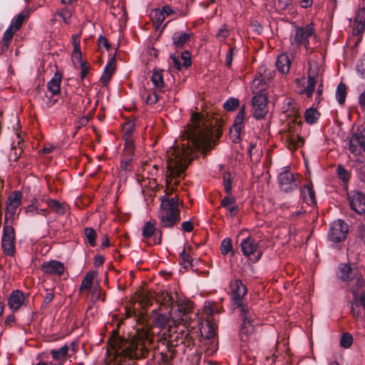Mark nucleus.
<instances>
[{
	"label": "nucleus",
	"mask_w": 365,
	"mask_h": 365,
	"mask_svg": "<svg viewBox=\"0 0 365 365\" xmlns=\"http://www.w3.org/2000/svg\"><path fill=\"white\" fill-rule=\"evenodd\" d=\"M84 236L86 241L91 247L96 246V232L91 227H86L84 230Z\"/></svg>",
	"instance_id": "40"
},
{
	"label": "nucleus",
	"mask_w": 365,
	"mask_h": 365,
	"mask_svg": "<svg viewBox=\"0 0 365 365\" xmlns=\"http://www.w3.org/2000/svg\"><path fill=\"white\" fill-rule=\"evenodd\" d=\"M340 279L347 284L352 294L354 289L357 294L361 289L365 287V280L362 275H341Z\"/></svg>",
	"instance_id": "15"
},
{
	"label": "nucleus",
	"mask_w": 365,
	"mask_h": 365,
	"mask_svg": "<svg viewBox=\"0 0 365 365\" xmlns=\"http://www.w3.org/2000/svg\"><path fill=\"white\" fill-rule=\"evenodd\" d=\"M239 106V100L235 98H230L227 99L223 105L224 108L228 111H232L235 110Z\"/></svg>",
	"instance_id": "44"
},
{
	"label": "nucleus",
	"mask_w": 365,
	"mask_h": 365,
	"mask_svg": "<svg viewBox=\"0 0 365 365\" xmlns=\"http://www.w3.org/2000/svg\"><path fill=\"white\" fill-rule=\"evenodd\" d=\"M229 36V30L227 27L224 25L222 26L216 34V38L219 41H224Z\"/></svg>",
	"instance_id": "48"
},
{
	"label": "nucleus",
	"mask_w": 365,
	"mask_h": 365,
	"mask_svg": "<svg viewBox=\"0 0 365 365\" xmlns=\"http://www.w3.org/2000/svg\"><path fill=\"white\" fill-rule=\"evenodd\" d=\"M352 343V335L347 332L343 333L340 339V346L344 349H348L351 346Z\"/></svg>",
	"instance_id": "43"
},
{
	"label": "nucleus",
	"mask_w": 365,
	"mask_h": 365,
	"mask_svg": "<svg viewBox=\"0 0 365 365\" xmlns=\"http://www.w3.org/2000/svg\"><path fill=\"white\" fill-rule=\"evenodd\" d=\"M153 337L150 334L148 325L140 324L135 329V334L125 339L119 335L118 331L113 330L108 339V351L114 354L117 364L114 365H135L134 363H126L123 359L138 360L148 357L153 348Z\"/></svg>",
	"instance_id": "2"
},
{
	"label": "nucleus",
	"mask_w": 365,
	"mask_h": 365,
	"mask_svg": "<svg viewBox=\"0 0 365 365\" xmlns=\"http://www.w3.org/2000/svg\"><path fill=\"white\" fill-rule=\"evenodd\" d=\"M61 74L56 73L53 78L48 82L47 88L48 90L53 94H57L59 93L61 89Z\"/></svg>",
	"instance_id": "29"
},
{
	"label": "nucleus",
	"mask_w": 365,
	"mask_h": 365,
	"mask_svg": "<svg viewBox=\"0 0 365 365\" xmlns=\"http://www.w3.org/2000/svg\"><path fill=\"white\" fill-rule=\"evenodd\" d=\"M161 309H164L170 314L174 309L181 312V309L175 301L173 297L168 292H162L157 298Z\"/></svg>",
	"instance_id": "17"
},
{
	"label": "nucleus",
	"mask_w": 365,
	"mask_h": 365,
	"mask_svg": "<svg viewBox=\"0 0 365 365\" xmlns=\"http://www.w3.org/2000/svg\"><path fill=\"white\" fill-rule=\"evenodd\" d=\"M240 246L243 255L247 257L255 252L258 247L256 241L251 237L244 239L241 242Z\"/></svg>",
	"instance_id": "21"
},
{
	"label": "nucleus",
	"mask_w": 365,
	"mask_h": 365,
	"mask_svg": "<svg viewBox=\"0 0 365 365\" xmlns=\"http://www.w3.org/2000/svg\"><path fill=\"white\" fill-rule=\"evenodd\" d=\"M207 119L199 113H193L190 123L185 128L181 143L175 141L166 153L167 186L175 185L183 177L187 165L195 157V150H208L211 147L212 130Z\"/></svg>",
	"instance_id": "1"
},
{
	"label": "nucleus",
	"mask_w": 365,
	"mask_h": 365,
	"mask_svg": "<svg viewBox=\"0 0 365 365\" xmlns=\"http://www.w3.org/2000/svg\"><path fill=\"white\" fill-rule=\"evenodd\" d=\"M241 128L232 126L230 130V136L234 143L239 142L240 139Z\"/></svg>",
	"instance_id": "49"
},
{
	"label": "nucleus",
	"mask_w": 365,
	"mask_h": 365,
	"mask_svg": "<svg viewBox=\"0 0 365 365\" xmlns=\"http://www.w3.org/2000/svg\"><path fill=\"white\" fill-rule=\"evenodd\" d=\"M182 230L187 232H190L192 231L194 227L191 222L185 221L181 225Z\"/></svg>",
	"instance_id": "61"
},
{
	"label": "nucleus",
	"mask_w": 365,
	"mask_h": 365,
	"mask_svg": "<svg viewBox=\"0 0 365 365\" xmlns=\"http://www.w3.org/2000/svg\"><path fill=\"white\" fill-rule=\"evenodd\" d=\"M150 15L156 27L160 26L165 19L163 12L159 9L152 10Z\"/></svg>",
	"instance_id": "38"
},
{
	"label": "nucleus",
	"mask_w": 365,
	"mask_h": 365,
	"mask_svg": "<svg viewBox=\"0 0 365 365\" xmlns=\"http://www.w3.org/2000/svg\"><path fill=\"white\" fill-rule=\"evenodd\" d=\"M349 26L354 36H358L365 31V7L359 6L354 17L349 20Z\"/></svg>",
	"instance_id": "8"
},
{
	"label": "nucleus",
	"mask_w": 365,
	"mask_h": 365,
	"mask_svg": "<svg viewBox=\"0 0 365 365\" xmlns=\"http://www.w3.org/2000/svg\"><path fill=\"white\" fill-rule=\"evenodd\" d=\"M168 322V317L165 314H160L155 319V325L159 327H163L166 325Z\"/></svg>",
	"instance_id": "50"
},
{
	"label": "nucleus",
	"mask_w": 365,
	"mask_h": 365,
	"mask_svg": "<svg viewBox=\"0 0 365 365\" xmlns=\"http://www.w3.org/2000/svg\"><path fill=\"white\" fill-rule=\"evenodd\" d=\"M73 51L72 53V58L73 61H81L82 58V54L80 50L79 46V36L78 35L73 36Z\"/></svg>",
	"instance_id": "37"
},
{
	"label": "nucleus",
	"mask_w": 365,
	"mask_h": 365,
	"mask_svg": "<svg viewBox=\"0 0 365 365\" xmlns=\"http://www.w3.org/2000/svg\"><path fill=\"white\" fill-rule=\"evenodd\" d=\"M278 180L281 189L286 192H290L298 187V183L294 174L288 170L279 173Z\"/></svg>",
	"instance_id": "12"
},
{
	"label": "nucleus",
	"mask_w": 365,
	"mask_h": 365,
	"mask_svg": "<svg viewBox=\"0 0 365 365\" xmlns=\"http://www.w3.org/2000/svg\"><path fill=\"white\" fill-rule=\"evenodd\" d=\"M15 235L14 228L11 226H4L2 238L1 246L4 252L9 256L14 255L15 252Z\"/></svg>",
	"instance_id": "9"
},
{
	"label": "nucleus",
	"mask_w": 365,
	"mask_h": 365,
	"mask_svg": "<svg viewBox=\"0 0 365 365\" xmlns=\"http://www.w3.org/2000/svg\"><path fill=\"white\" fill-rule=\"evenodd\" d=\"M156 231L155 224L150 221L146 222L143 227L142 235L144 239L150 238Z\"/></svg>",
	"instance_id": "39"
},
{
	"label": "nucleus",
	"mask_w": 365,
	"mask_h": 365,
	"mask_svg": "<svg viewBox=\"0 0 365 365\" xmlns=\"http://www.w3.org/2000/svg\"><path fill=\"white\" fill-rule=\"evenodd\" d=\"M25 297L20 290L13 291L9 297L8 303L10 308L13 310H18L24 304Z\"/></svg>",
	"instance_id": "19"
},
{
	"label": "nucleus",
	"mask_w": 365,
	"mask_h": 365,
	"mask_svg": "<svg viewBox=\"0 0 365 365\" xmlns=\"http://www.w3.org/2000/svg\"><path fill=\"white\" fill-rule=\"evenodd\" d=\"M167 348L168 351L167 352L162 354V358L166 363H169L173 359L175 351L169 345Z\"/></svg>",
	"instance_id": "51"
},
{
	"label": "nucleus",
	"mask_w": 365,
	"mask_h": 365,
	"mask_svg": "<svg viewBox=\"0 0 365 365\" xmlns=\"http://www.w3.org/2000/svg\"><path fill=\"white\" fill-rule=\"evenodd\" d=\"M347 232V224L341 220H337L331 225L329 237L332 242H339L346 238Z\"/></svg>",
	"instance_id": "11"
},
{
	"label": "nucleus",
	"mask_w": 365,
	"mask_h": 365,
	"mask_svg": "<svg viewBox=\"0 0 365 365\" xmlns=\"http://www.w3.org/2000/svg\"><path fill=\"white\" fill-rule=\"evenodd\" d=\"M301 193L306 202L309 205H315L316 198L312 184L304 186L301 189Z\"/></svg>",
	"instance_id": "28"
},
{
	"label": "nucleus",
	"mask_w": 365,
	"mask_h": 365,
	"mask_svg": "<svg viewBox=\"0 0 365 365\" xmlns=\"http://www.w3.org/2000/svg\"><path fill=\"white\" fill-rule=\"evenodd\" d=\"M223 185L225 192L230 194L232 191V184L230 178V174H225L223 175Z\"/></svg>",
	"instance_id": "54"
},
{
	"label": "nucleus",
	"mask_w": 365,
	"mask_h": 365,
	"mask_svg": "<svg viewBox=\"0 0 365 365\" xmlns=\"http://www.w3.org/2000/svg\"><path fill=\"white\" fill-rule=\"evenodd\" d=\"M274 72L268 70L262 65L258 71V76L252 81L251 89L254 93L259 94L265 90L267 81L273 78Z\"/></svg>",
	"instance_id": "6"
},
{
	"label": "nucleus",
	"mask_w": 365,
	"mask_h": 365,
	"mask_svg": "<svg viewBox=\"0 0 365 365\" xmlns=\"http://www.w3.org/2000/svg\"><path fill=\"white\" fill-rule=\"evenodd\" d=\"M29 16L28 11H21L12 19L9 27L15 32L18 31Z\"/></svg>",
	"instance_id": "24"
},
{
	"label": "nucleus",
	"mask_w": 365,
	"mask_h": 365,
	"mask_svg": "<svg viewBox=\"0 0 365 365\" xmlns=\"http://www.w3.org/2000/svg\"><path fill=\"white\" fill-rule=\"evenodd\" d=\"M180 264L182 266V268L180 269V272L196 271V269H192L193 267L192 259L189 255L185 252V249L180 253Z\"/></svg>",
	"instance_id": "25"
},
{
	"label": "nucleus",
	"mask_w": 365,
	"mask_h": 365,
	"mask_svg": "<svg viewBox=\"0 0 365 365\" xmlns=\"http://www.w3.org/2000/svg\"><path fill=\"white\" fill-rule=\"evenodd\" d=\"M221 205L229 211L231 217L235 216L238 212V206L232 196L229 195L224 197L221 202Z\"/></svg>",
	"instance_id": "26"
},
{
	"label": "nucleus",
	"mask_w": 365,
	"mask_h": 365,
	"mask_svg": "<svg viewBox=\"0 0 365 365\" xmlns=\"http://www.w3.org/2000/svg\"><path fill=\"white\" fill-rule=\"evenodd\" d=\"M319 113L314 108H308L304 113V118L309 124H313L319 119Z\"/></svg>",
	"instance_id": "35"
},
{
	"label": "nucleus",
	"mask_w": 365,
	"mask_h": 365,
	"mask_svg": "<svg viewBox=\"0 0 365 365\" xmlns=\"http://www.w3.org/2000/svg\"><path fill=\"white\" fill-rule=\"evenodd\" d=\"M93 281V275H85V277L82 280L80 290L88 289L91 287Z\"/></svg>",
	"instance_id": "47"
},
{
	"label": "nucleus",
	"mask_w": 365,
	"mask_h": 365,
	"mask_svg": "<svg viewBox=\"0 0 365 365\" xmlns=\"http://www.w3.org/2000/svg\"><path fill=\"white\" fill-rule=\"evenodd\" d=\"M337 173L339 178L343 180H346L349 178V173L341 165L338 166Z\"/></svg>",
	"instance_id": "58"
},
{
	"label": "nucleus",
	"mask_w": 365,
	"mask_h": 365,
	"mask_svg": "<svg viewBox=\"0 0 365 365\" xmlns=\"http://www.w3.org/2000/svg\"><path fill=\"white\" fill-rule=\"evenodd\" d=\"M362 306L365 310V292H362L361 294H356V290L353 291V302L351 303V312L354 316H359V312L356 314L355 309Z\"/></svg>",
	"instance_id": "23"
},
{
	"label": "nucleus",
	"mask_w": 365,
	"mask_h": 365,
	"mask_svg": "<svg viewBox=\"0 0 365 365\" xmlns=\"http://www.w3.org/2000/svg\"><path fill=\"white\" fill-rule=\"evenodd\" d=\"M356 71L361 78H365V56L358 63Z\"/></svg>",
	"instance_id": "53"
},
{
	"label": "nucleus",
	"mask_w": 365,
	"mask_h": 365,
	"mask_svg": "<svg viewBox=\"0 0 365 365\" xmlns=\"http://www.w3.org/2000/svg\"><path fill=\"white\" fill-rule=\"evenodd\" d=\"M319 66L315 61L309 63L308 80L307 87L300 91L301 93H304L308 98L312 96L315 89L316 78L319 73Z\"/></svg>",
	"instance_id": "10"
},
{
	"label": "nucleus",
	"mask_w": 365,
	"mask_h": 365,
	"mask_svg": "<svg viewBox=\"0 0 365 365\" xmlns=\"http://www.w3.org/2000/svg\"><path fill=\"white\" fill-rule=\"evenodd\" d=\"M140 96L143 102L150 105L155 103L158 100V96L156 91L151 93L150 91L143 89L140 92Z\"/></svg>",
	"instance_id": "32"
},
{
	"label": "nucleus",
	"mask_w": 365,
	"mask_h": 365,
	"mask_svg": "<svg viewBox=\"0 0 365 365\" xmlns=\"http://www.w3.org/2000/svg\"><path fill=\"white\" fill-rule=\"evenodd\" d=\"M191 344L192 338L189 336V334L186 331H182L170 336L168 345L173 349H174V347L183 345L182 351H185V348L190 346Z\"/></svg>",
	"instance_id": "16"
},
{
	"label": "nucleus",
	"mask_w": 365,
	"mask_h": 365,
	"mask_svg": "<svg viewBox=\"0 0 365 365\" xmlns=\"http://www.w3.org/2000/svg\"><path fill=\"white\" fill-rule=\"evenodd\" d=\"M351 209L359 214L365 213V195L359 191L351 192L349 195Z\"/></svg>",
	"instance_id": "14"
},
{
	"label": "nucleus",
	"mask_w": 365,
	"mask_h": 365,
	"mask_svg": "<svg viewBox=\"0 0 365 365\" xmlns=\"http://www.w3.org/2000/svg\"><path fill=\"white\" fill-rule=\"evenodd\" d=\"M230 289L232 309H239L240 339L242 342H247L255 333L256 315L254 310L244 302L247 287L240 279H235L230 281Z\"/></svg>",
	"instance_id": "3"
},
{
	"label": "nucleus",
	"mask_w": 365,
	"mask_h": 365,
	"mask_svg": "<svg viewBox=\"0 0 365 365\" xmlns=\"http://www.w3.org/2000/svg\"><path fill=\"white\" fill-rule=\"evenodd\" d=\"M115 70V61L114 59L112 58L109 61L104 68V71L101 77L100 81L102 83L103 86H106L110 80L112 75L114 73Z\"/></svg>",
	"instance_id": "27"
},
{
	"label": "nucleus",
	"mask_w": 365,
	"mask_h": 365,
	"mask_svg": "<svg viewBox=\"0 0 365 365\" xmlns=\"http://www.w3.org/2000/svg\"><path fill=\"white\" fill-rule=\"evenodd\" d=\"M291 59L287 53L279 55L276 61V66L282 73H287L290 68Z\"/></svg>",
	"instance_id": "22"
},
{
	"label": "nucleus",
	"mask_w": 365,
	"mask_h": 365,
	"mask_svg": "<svg viewBox=\"0 0 365 365\" xmlns=\"http://www.w3.org/2000/svg\"><path fill=\"white\" fill-rule=\"evenodd\" d=\"M131 163V156L129 155H124V159L122 160L120 163V167L123 170L128 169Z\"/></svg>",
	"instance_id": "59"
},
{
	"label": "nucleus",
	"mask_w": 365,
	"mask_h": 365,
	"mask_svg": "<svg viewBox=\"0 0 365 365\" xmlns=\"http://www.w3.org/2000/svg\"><path fill=\"white\" fill-rule=\"evenodd\" d=\"M356 267L354 265L351 266L349 264H341L339 267V271L341 274H349L350 272H355Z\"/></svg>",
	"instance_id": "52"
},
{
	"label": "nucleus",
	"mask_w": 365,
	"mask_h": 365,
	"mask_svg": "<svg viewBox=\"0 0 365 365\" xmlns=\"http://www.w3.org/2000/svg\"><path fill=\"white\" fill-rule=\"evenodd\" d=\"M245 118V107L243 106L237 113V115L235 119L233 127L242 128L243 123Z\"/></svg>",
	"instance_id": "42"
},
{
	"label": "nucleus",
	"mask_w": 365,
	"mask_h": 365,
	"mask_svg": "<svg viewBox=\"0 0 365 365\" xmlns=\"http://www.w3.org/2000/svg\"><path fill=\"white\" fill-rule=\"evenodd\" d=\"M58 16L65 24L69 23L71 18V13L68 10H62L61 12L56 14V16Z\"/></svg>",
	"instance_id": "57"
},
{
	"label": "nucleus",
	"mask_w": 365,
	"mask_h": 365,
	"mask_svg": "<svg viewBox=\"0 0 365 365\" xmlns=\"http://www.w3.org/2000/svg\"><path fill=\"white\" fill-rule=\"evenodd\" d=\"M232 57H233V48L232 47H230V49L227 52L226 57H225L226 65L228 67H230L232 65Z\"/></svg>",
	"instance_id": "60"
},
{
	"label": "nucleus",
	"mask_w": 365,
	"mask_h": 365,
	"mask_svg": "<svg viewBox=\"0 0 365 365\" xmlns=\"http://www.w3.org/2000/svg\"><path fill=\"white\" fill-rule=\"evenodd\" d=\"M318 43L314 24H307L305 26H295L290 35V42L292 46H303L307 51L312 50L311 42Z\"/></svg>",
	"instance_id": "5"
},
{
	"label": "nucleus",
	"mask_w": 365,
	"mask_h": 365,
	"mask_svg": "<svg viewBox=\"0 0 365 365\" xmlns=\"http://www.w3.org/2000/svg\"><path fill=\"white\" fill-rule=\"evenodd\" d=\"M252 104L254 117L257 120L264 118L268 113L267 95L265 93L255 95Z\"/></svg>",
	"instance_id": "7"
},
{
	"label": "nucleus",
	"mask_w": 365,
	"mask_h": 365,
	"mask_svg": "<svg viewBox=\"0 0 365 365\" xmlns=\"http://www.w3.org/2000/svg\"><path fill=\"white\" fill-rule=\"evenodd\" d=\"M221 252L222 255H226L232 251V241L230 238H225L221 243Z\"/></svg>",
	"instance_id": "46"
},
{
	"label": "nucleus",
	"mask_w": 365,
	"mask_h": 365,
	"mask_svg": "<svg viewBox=\"0 0 365 365\" xmlns=\"http://www.w3.org/2000/svg\"><path fill=\"white\" fill-rule=\"evenodd\" d=\"M29 211L30 212H34V214H36V215H43V216H46L47 215L46 210L38 208L36 206H32L30 208Z\"/></svg>",
	"instance_id": "62"
},
{
	"label": "nucleus",
	"mask_w": 365,
	"mask_h": 365,
	"mask_svg": "<svg viewBox=\"0 0 365 365\" xmlns=\"http://www.w3.org/2000/svg\"><path fill=\"white\" fill-rule=\"evenodd\" d=\"M190 35L187 33L178 31L175 32L173 36V44L176 47L182 46L187 41H189Z\"/></svg>",
	"instance_id": "31"
},
{
	"label": "nucleus",
	"mask_w": 365,
	"mask_h": 365,
	"mask_svg": "<svg viewBox=\"0 0 365 365\" xmlns=\"http://www.w3.org/2000/svg\"><path fill=\"white\" fill-rule=\"evenodd\" d=\"M15 31L11 29L9 27L4 31L2 39H1V51H6L8 49L11 41L15 34Z\"/></svg>",
	"instance_id": "34"
},
{
	"label": "nucleus",
	"mask_w": 365,
	"mask_h": 365,
	"mask_svg": "<svg viewBox=\"0 0 365 365\" xmlns=\"http://www.w3.org/2000/svg\"><path fill=\"white\" fill-rule=\"evenodd\" d=\"M349 148L355 155H359L361 151L365 152V135L362 133L353 134L349 141Z\"/></svg>",
	"instance_id": "13"
},
{
	"label": "nucleus",
	"mask_w": 365,
	"mask_h": 365,
	"mask_svg": "<svg viewBox=\"0 0 365 365\" xmlns=\"http://www.w3.org/2000/svg\"><path fill=\"white\" fill-rule=\"evenodd\" d=\"M53 294L49 292V293H47L44 297V299H43V304H42V307H45L46 306H47L48 304H49L53 299Z\"/></svg>",
	"instance_id": "64"
},
{
	"label": "nucleus",
	"mask_w": 365,
	"mask_h": 365,
	"mask_svg": "<svg viewBox=\"0 0 365 365\" xmlns=\"http://www.w3.org/2000/svg\"><path fill=\"white\" fill-rule=\"evenodd\" d=\"M180 201L175 197H162L158 217L161 227L170 228L175 225L180 220Z\"/></svg>",
	"instance_id": "4"
},
{
	"label": "nucleus",
	"mask_w": 365,
	"mask_h": 365,
	"mask_svg": "<svg viewBox=\"0 0 365 365\" xmlns=\"http://www.w3.org/2000/svg\"><path fill=\"white\" fill-rule=\"evenodd\" d=\"M43 271L46 274H63L65 270L62 262L56 260H51L42 265Z\"/></svg>",
	"instance_id": "20"
},
{
	"label": "nucleus",
	"mask_w": 365,
	"mask_h": 365,
	"mask_svg": "<svg viewBox=\"0 0 365 365\" xmlns=\"http://www.w3.org/2000/svg\"><path fill=\"white\" fill-rule=\"evenodd\" d=\"M151 81L156 91H162L163 88L165 87L163 71H154L152 74Z\"/></svg>",
	"instance_id": "30"
},
{
	"label": "nucleus",
	"mask_w": 365,
	"mask_h": 365,
	"mask_svg": "<svg viewBox=\"0 0 365 365\" xmlns=\"http://www.w3.org/2000/svg\"><path fill=\"white\" fill-rule=\"evenodd\" d=\"M125 146L123 150L124 155L132 156L134 152V144L133 140L131 138H128L125 137Z\"/></svg>",
	"instance_id": "45"
},
{
	"label": "nucleus",
	"mask_w": 365,
	"mask_h": 365,
	"mask_svg": "<svg viewBox=\"0 0 365 365\" xmlns=\"http://www.w3.org/2000/svg\"><path fill=\"white\" fill-rule=\"evenodd\" d=\"M21 193L19 191H14L8 197L6 204V212L10 215L16 214L18 207L21 204Z\"/></svg>",
	"instance_id": "18"
},
{
	"label": "nucleus",
	"mask_w": 365,
	"mask_h": 365,
	"mask_svg": "<svg viewBox=\"0 0 365 365\" xmlns=\"http://www.w3.org/2000/svg\"><path fill=\"white\" fill-rule=\"evenodd\" d=\"M170 66H173L177 70H181L183 67L182 63H181V60L174 56H170Z\"/></svg>",
	"instance_id": "55"
},
{
	"label": "nucleus",
	"mask_w": 365,
	"mask_h": 365,
	"mask_svg": "<svg viewBox=\"0 0 365 365\" xmlns=\"http://www.w3.org/2000/svg\"><path fill=\"white\" fill-rule=\"evenodd\" d=\"M68 351V346L65 344L58 349H51L50 351V354L52 356L53 359L56 360H61L66 356Z\"/></svg>",
	"instance_id": "36"
},
{
	"label": "nucleus",
	"mask_w": 365,
	"mask_h": 365,
	"mask_svg": "<svg viewBox=\"0 0 365 365\" xmlns=\"http://www.w3.org/2000/svg\"><path fill=\"white\" fill-rule=\"evenodd\" d=\"M346 95V87L344 83H339L336 91V98L339 103L343 104Z\"/></svg>",
	"instance_id": "41"
},
{
	"label": "nucleus",
	"mask_w": 365,
	"mask_h": 365,
	"mask_svg": "<svg viewBox=\"0 0 365 365\" xmlns=\"http://www.w3.org/2000/svg\"><path fill=\"white\" fill-rule=\"evenodd\" d=\"M180 60L182 61V66L185 68L188 67L191 64L190 55L189 52L184 51L182 53Z\"/></svg>",
	"instance_id": "56"
},
{
	"label": "nucleus",
	"mask_w": 365,
	"mask_h": 365,
	"mask_svg": "<svg viewBox=\"0 0 365 365\" xmlns=\"http://www.w3.org/2000/svg\"><path fill=\"white\" fill-rule=\"evenodd\" d=\"M46 203L48 207L58 215H63L66 212V206L56 200L48 199Z\"/></svg>",
	"instance_id": "33"
},
{
	"label": "nucleus",
	"mask_w": 365,
	"mask_h": 365,
	"mask_svg": "<svg viewBox=\"0 0 365 365\" xmlns=\"http://www.w3.org/2000/svg\"><path fill=\"white\" fill-rule=\"evenodd\" d=\"M123 132H124V138H125V137H128V138H131V133H132L131 125L129 123L125 124L123 126Z\"/></svg>",
	"instance_id": "63"
}]
</instances>
